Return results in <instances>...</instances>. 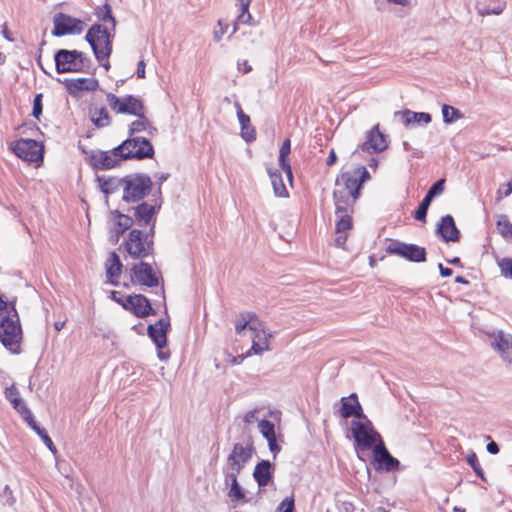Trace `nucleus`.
Instances as JSON below:
<instances>
[{
	"mask_svg": "<svg viewBox=\"0 0 512 512\" xmlns=\"http://www.w3.org/2000/svg\"><path fill=\"white\" fill-rule=\"evenodd\" d=\"M353 402H349L347 397L341 398L340 415L342 418L347 419L353 416Z\"/></svg>",
	"mask_w": 512,
	"mask_h": 512,
	"instance_id": "de8ad7c7",
	"label": "nucleus"
},
{
	"mask_svg": "<svg viewBox=\"0 0 512 512\" xmlns=\"http://www.w3.org/2000/svg\"><path fill=\"white\" fill-rule=\"evenodd\" d=\"M258 428L260 433L266 438H272L275 437V429L274 424L269 420H261L258 423Z\"/></svg>",
	"mask_w": 512,
	"mask_h": 512,
	"instance_id": "49530a36",
	"label": "nucleus"
},
{
	"mask_svg": "<svg viewBox=\"0 0 512 512\" xmlns=\"http://www.w3.org/2000/svg\"><path fill=\"white\" fill-rule=\"evenodd\" d=\"M54 29L52 34L60 37L66 34H80L83 31V22L64 13L54 16Z\"/></svg>",
	"mask_w": 512,
	"mask_h": 512,
	"instance_id": "ddd939ff",
	"label": "nucleus"
},
{
	"mask_svg": "<svg viewBox=\"0 0 512 512\" xmlns=\"http://www.w3.org/2000/svg\"><path fill=\"white\" fill-rule=\"evenodd\" d=\"M123 307L132 311L137 317L144 318L149 314H154L150 301L141 294L130 295L122 303Z\"/></svg>",
	"mask_w": 512,
	"mask_h": 512,
	"instance_id": "a211bd4d",
	"label": "nucleus"
},
{
	"mask_svg": "<svg viewBox=\"0 0 512 512\" xmlns=\"http://www.w3.org/2000/svg\"><path fill=\"white\" fill-rule=\"evenodd\" d=\"M42 113V95L38 94L35 96L33 101V116L36 118H39L40 114Z\"/></svg>",
	"mask_w": 512,
	"mask_h": 512,
	"instance_id": "5fc2aeb1",
	"label": "nucleus"
},
{
	"mask_svg": "<svg viewBox=\"0 0 512 512\" xmlns=\"http://www.w3.org/2000/svg\"><path fill=\"white\" fill-rule=\"evenodd\" d=\"M112 38L107 28L100 24H94L88 30L85 39L90 44L95 58L101 63L112 53Z\"/></svg>",
	"mask_w": 512,
	"mask_h": 512,
	"instance_id": "f03ea898",
	"label": "nucleus"
},
{
	"mask_svg": "<svg viewBox=\"0 0 512 512\" xmlns=\"http://www.w3.org/2000/svg\"><path fill=\"white\" fill-rule=\"evenodd\" d=\"M132 278L140 285L156 287L159 284V276L154 272L152 266L141 261L135 264L132 269Z\"/></svg>",
	"mask_w": 512,
	"mask_h": 512,
	"instance_id": "dca6fc26",
	"label": "nucleus"
},
{
	"mask_svg": "<svg viewBox=\"0 0 512 512\" xmlns=\"http://www.w3.org/2000/svg\"><path fill=\"white\" fill-rule=\"evenodd\" d=\"M122 159V153H116L115 148L111 151L98 152L92 156L93 164L98 169L113 168Z\"/></svg>",
	"mask_w": 512,
	"mask_h": 512,
	"instance_id": "aec40b11",
	"label": "nucleus"
},
{
	"mask_svg": "<svg viewBox=\"0 0 512 512\" xmlns=\"http://www.w3.org/2000/svg\"><path fill=\"white\" fill-rule=\"evenodd\" d=\"M10 402L13 405V408L20 413V415L23 417V419L26 422L33 417L32 412L26 406V404L24 403V401L22 400L21 397L14 398V399L10 400Z\"/></svg>",
	"mask_w": 512,
	"mask_h": 512,
	"instance_id": "a19ab883",
	"label": "nucleus"
},
{
	"mask_svg": "<svg viewBox=\"0 0 512 512\" xmlns=\"http://www.w3.org/2000/svg\"><path fill=\"white\" fill-rule=\"evenodd\" d=\"M487 451L491 454H497L499 452L498 444L494 441H491L487 444Z\"/></svg>",
	"mask_w": 512,
	"mask_h": 512,
	"instance_id": "774afa93",
	"label": "nucleus"
},
{
	"mask_svg": "<svg viewBox=\"0 0 512 512\" xmlns=\"http://www.w3.org/2000/svg\"><path fill=\"white\" fill-rule=\"evenodd\" d=\"M169 327V322L166 320L160 319L155 324H151L148 326V335L155 343L158 349H162L166 346L167 343V330Z\"/></svg>",
	"mask_w": 512,
	"mask_h": 512,
	"instance_id": "4be33fe9",
	"label": "nucleus"
},
{
	"mask_svg": "<svg viewBox=\"0 0 512 512\" xmlns=\"http://www.w3.org/2000/svg\"><path fill=\"white\" fill-rule=\"evenodd\" d=\"M253 477L259 487L267 486L272 479V464L268 460L259 462L253 471Z\"/></svg>",
	"mask_w": 512,
	"mask_h": 512,
	"instance_id": "c756f323",
	"label": "nucleus"
},
{
	"mask_svg": "<svg viewBox=\"0 0 512 512\" xmlns=\"http://www.w3.org/2000/svg\"><path fill=\"white\" fill-rule=\"evenodd\" d=\"M113 184H114L113 180H109V181L104 182L103 185L101 186L102 191L105 194L112 193V191H113Z\"/></svg>",
	"mask_w": 512,
	"mask_h": 512,
	"instance_id": "0e129e2a",
	"label": "nucleus"
},
{
	"mask_svg": "<svg viewBox=\"0 0 512 512\" xmlns=\"http://www.w3.org/2000/svg\"><path fill=\"white\" fill-rule=\"evenodd\" d=\"M3 496L6 497L4 504L12 506L15 503V498L13 497L12 490L8 485L3 487Z\"/></svg>",
	"mask_w": 512,
	"mask_h": 512,
	"instance_id": "4d7b16f0",
	"label": "nucleus"
},
{
	"mask_svg": "<svg viewBox=\"0 0 512 512\" xmlns=\"http://www.w3.org/2000/svg\"><path fill=\"white\" fill-rule=\"evenodd\" d=\"M497 229L505 238H512V224L506 216H500L497 221Z\"/></svg>",
	"mask_w": 512,
	"mask_h": 512,
	"instance_id": "c03bdc74",
	"label": "nucleus"
},
{
	"mask_svg": "<svg viewBox=\"0 0 512 512\" xmlns=\"http://www.w3.org/2000/svg\"><path fill=\"white\" fill-rule=\"evenodd\" d=\"M106 101L109 107L117 114H129L134 116L146 112L142 100L133 95L118 97L113 93H107Z\"/></svg>",
	"mask_w": 512,
	"mask_h": 512,
	"instance_id": "1a4fd4ad",
	"label": "nucleus"
},
{
	"mask_svg": "<svg viewBox=\"0 0 512 512\" xmlns=\"http://www.w3.org/2000/svg\"><path fill=\"white\" fill-rule=\"evenodd\" d=\"M338 220L336 222V232L347 233L352 228V220L350 214L337 215Z\"/></svg>",
	"mask_w": 512,
	"mask_h": 512,
	"instance_id": "a18cd8bd",
	"label": "nucleus"
},
{
	"mask_svg": "<svg viewBox=\"0 0 512 512\" xmlns=\"http://www.w3.org/2000/svg\"><path fill=\"white\" fill-rule=\"evenodd\" d=\"M5 397L10 401L14 398L20 397L18 389L11 385L10 387L6 388L5 390Z\"/></svg>",
	"mask_w": 512,
	"mask_h": 512,
	"instance_id": "13d9d810",
	"label": "nucleus"
},
{
	"mask_svg": "<svg viewBox=\"0 0 512 512\" xmlns=\"http://www.w3.org/2000/svg\"><path fill=\"white\" fill-rule=\"evenodd\" d=\"M234 107L236 109L237 117L241 125L242 138L247 142L255 140L256 133L254 127L250 124V117L243 112L239 102H235Z\"/></svg>",
	"mask_w": 512,
	"mask_h": 512,
	"instance_id": "393cba45",
	"label": "nucleus"
},
{
	"mask_svg": "<svg viewBox=\"0 0 512 512\" xmlns=\"http://www.w3.org/2000/svg\"><path fill=\"white\" fill-rule=\"evenodd\" d=\"M27 423L40 436V438L43 440L47 448L55 455L57 453L56 446L54 445L53 441L48 436L46 431L36 423L34 417L28 420Z\"/></svg>",
	"mask_w": 512,
	"mask_h": 512,
	"instance_id": "4c0bfd02",
	"label": "nucleus"
},
{
	"mask_svg": "<svg viewBox=\"0 0 512 512\" xmlns=\"http://www.w3.org/2000/svg\"><path fill=\"white\" fill-rule=\"evenodd\" d=\"M267 441H268L269 449L272 453L276 454L277 452L280 451V447L278 446L277 441H276V436L267 439Z\"/></svg>",
	"mask_w": 512,
	"mask_h": 512,
	"instance_id": "680f3d73",
	"label": "nucleus"
},
{
	"mask_svg": "<svg viewBox=\"0 0 512 512\" xmlns=\"http://www.w3.org/2000/svg\"><path fill=\"white\" fill-rule=\"evenodd\" d=\"M58 73L85 72L90 68V59L81 51L60 49L54 55Z\"/></svg>",
	"mask_w": 512,
	"mask_h": 512,
	"instance_id": "f257e3e1",
	"label": "nucleus"
},
{
	"mask_svg": "<svg viewBox=\"0 0 512 512\" xmlns=\"http://www.w3.org/2000/svg\"><path fill=\"white\" fill-rule=\"evenodd\" d=\"M97 16L104 22L109 21L111 23L112 29L114 30L116 27V20L112 15L111 6L108 3H105L103 6L99 7L97 10Z\"/></svg>",
	"mask_w": 512,
	"mask_h": 512,
	"instance_id": "37998d69",
	"label": "nucleus"
},
{
	"mask_svg": "<svg viewBox=\"0 0 512 512\" xmlns=\"http://www.w3.org/2000/svg\"><path fill=\"white\" fill-rule=\"evenodd\" d=\"M237 66H238V70L243 73H248L252 70L251 65H249L246 60L239 61Z\"/></svg>",
	"mask_w": 512,
	"mask_h": 512,
	"instance_id": "e2e57ef3",
	"label": "nucleus"
},
{
	"mask_svg": "<svg viewBox=\"0 0 512 512\" xmlns=\"http://www.w3.org/2000/svg\"><path fill=\"white\" fill-rule=\"evenodd\" d=\"M290 151H291V142L289 139H286L281 148H280V151H279V162H280V166L282 168V170L285 172L289 182H292V169H291V165L289 163V160H288V155L290 154Z\"/></svg>",
	"mask_w": 512,
	"mask_h": 512,
	"instance_id": "c9c22d12",
	"label": "nucleus"
},
{
	"mask_svg": "<svg viewBox=\"0 0 512 512\" xmlns=\"http://www.w3.org/2000/svg\"><path fill=\"white\" fill-rule=\"evenodd\" d=\"M394 117H400L405 126H412L415 124H429L432 120L431 115L426 112H413L411 110L396 111Z\"/></svg>",
	"mask_w": 512,
	"mask_h": 512,
	"instance_id": "b1692460",
	"label": "nucleus"
},
{
	"mask_svg": "<svg viewBox=\"0 0 512 512\" xmlns=\"http://www.w3.org/2000/svg\"><path fill=\"white\" fill-rule=\"evenodd\" d=\"M491 346L502 354L503 359L511 364L512 360L507 355V352L512 349V335L506 334L503 331H498L495 336V340L491 343Z\"/></svg>",
	"mask_w": 512,
	"mask_h": 512,
	"instance_id": "cd10ccee",
	"label": "nucleus"
},
{
	"mask_svg": "<svg viewBox=\"0 0 512 512\" xmlns=\"http://www.w3.org/2000/svg\"><path fill=\"white\" fill-rule=\"evenodd\" d=\"M241 472L232 470H223L224 482L228 487L227 497L232 503H247L249 500L246 498L245 489L238 482V475Z\"/></svg>",
	"mask_w": 512,
	"mask_h": 512,
	"instance_id": "2eb2a0df",
	"label": "nucleus"
},
{
	"mask_svg": "<svg viewBox=\"0 0 512 512\" xmlns=\"http://www.w3.org/2000/svg\"><path fill=\"white\" fill-rule=\"evenodd\" d=\"M268 174L271 179L274 193L277 197H287L288 191L283 182L281 173L278 170L268 169Z\"/></svg>",
	"mask_w": 512,
	"mask_h": 512,
	"instance_id": "e433bc0d",
	"label": "nucleus"
},
{
	"mask_svg": "<svg viewBox=\"0 0 512 512\" xmlns=\"http://www.w3.org/2000/svg\"><path fill=\"white\" fill-rule=\"evenodd\" d=\"M347 240V233L345 232H336L335 244L338 247L343 248Z\"/></svg>",
	"mask_w": 512,
	"mask_h": 512,
	"instance_id": "bf43d9fd",
	"label": "nucleus"
},
{
	"mask_svg": "<svg viewBox=\"0 0 512 512\" xmlns=\"http://www.w3.org/2000/svg\"><path fill=\"white\" fill-rule=\"evenodd\" d=\"M251 1L252 0H239V4L241 6V13L237 18L236 24L234 25L233 33L236 32L238 23L249 24L250 21L252 20V16L249 13V5Z\"/></svg>",
	"mask_w": 512,
	"mask_h": 512,
	"instance_id": "ea45409f",
	"label": "nucleus"
},
{
	"mask_svg": "<svg viewBox=\"0 0 512 512\" xmlns=\"http://www.w3.org/2000/svg\"><path fill=\"white\" fill-rule=\"evenodd\" d=\"M12 149L19 158L27 162H37L43 159L42 146L32 139H20Z\"/></svg>",
	"mask_w": 512,
	"mask_h": 512,
	"instance_id": "f8f14e48",
	"label": "nucleus"
},
{
	"mask_svg": "<svg viewBox=\"0 0 512 512\" xmlns=\"http://www.w3.org/2000/svg\"><path fill=\"white\" fill-rule=\"evenodd\" d=\"M373 460L376 470H385L387 472L397 470L400 462L394 458L386 449L382 440L373 448Z\"/></svg>",
	"mask_w": 512,
	"mask_h": 512,
	"instance_id": "4468645a",
	"label": "nucleus"
},
{
	"mask_svg": "<svg viewBox=\"0 0 512 512\" xmlns=\"http://www.w3.org/2000/svg\"><path fill=\"white\" fill-rule=\"evenodd\" d=\"M442 116L443 122L446 124H451L464 117L463 113L460 110L448 104L442 105Z\"/></svg>",
	"mask_w": 512,
	"mask_h": 512,
	"instance_id": "58836bf2",
	"label": "nucleus"
},
{
	"mask_svg": "<svg viewBox=\"0 0 512 512\" xmlns=\"http://www.w3.org/2000/svg\"><path fill=\"white\" fill-rule=\"evenodd\" d=\"M353 416L357 418L356 421H366L368 417L363 413V409L359 401L353 402Z\"/></svg>",
	"mask_w": 512,
	"mask_h": 512,
	"instance_id": "6e6d98bb",
	"label": "nucleus"
},
{
	"mask_svg": "<svg viewBox=\"0 0 512 512\" xmlns=\"http://www.w3.org/2000/svg\"><path fill=\"white\" fill-rule=\"evenodd\" d=\"M106 275L110 283L116 284L114 281L121 274L122 264L116 252H111L105 263Z\"/></svg>",
	"mask_w": 512,
	"mask_h": 512,
	"instance_id": "7c9ffc66",
	"label": "nucleus"
},
{
	"mask_svg": "<svg viewBox=\"0 0 512 512\" xmlns=\"http://www.w3.org/2000/svg\"><path fill=\"white\" fill-rule=\"evenodd\" d=\"M258 317L251 312H244L240 314V319L235 324V331L238 335H242L246 329L249 331L257 330L255 326L258 321Z\"/></svg>",
	"mask_w": 512,
	"mask_h": 512,
	"instance_id": "72a5a7b5",
	"label": "nucleus"
},
{
	"mask_svg": "<svg viewBox=\"0 0 512 512\" xmlns=\"http://www.w3.org/2000/svg\"><path fill=\"white\" fill-rule=\"evenodd\" d=\"M99 83L96 78H75L67 81V89L70 94H77L81 91H94Z\"/></svg>",
	"mask_w": 512,
	"mask_h": 512,
	"instance_id": "bb28decb",
	"label": "nucleus"
},
{
	"mask_svg": "<svg viewBox=\"0 0 512 512\" xmlns=\"http://www.w3.org/2000/svg\"><path fill=\"white\" fill-rule=\"evenodd\" d=\"M444 187L445 179H439L430 187L426 195L434 199L435 197L441 195L444 192Z\"/></svg>",
	"mask_w": 512,
	"mask_h": 512,
	"instance_id": "09e8293b",
	"label": "nucleus"
},
{
	"mask_svg": "<svg viewBox=\"0 0 512 512\" xmlns=\"http://www.w3.org/2000/svg\"><path fill=\"white\" fill-rule=\"evenodd\" d=\"M124 245L129 256L134 259H143L153 253L152 235L143 233L138 229L129 232Z\"/></svg>",
	"mask_w": 512,
	"mask_h": 512,
	"instance_id": "423d86ee",
	"label": "nucleus"
},
{
	"mask_svg": "<svg viewBox=\"0 0 512 512\" xmlns=\"http://www.w3.org/2000/svg\"><path fill=\"white\" fill-rule=\"evenodd\" d=\"M111 221L113 223L111 232L115 235L116 241H118L119 236L130 229L134 223V220L130 216L122 214L117 210L111 212Z\"/></svg>",
	"mask_w": 512,
	"mask_h": 512,
	"instance_id": "5701e85b",
	"label": "nucleus"
},
{
	"mask_svg": "<svg viewBox=\"0 0 512 512\" xmlns=\"http://www.w3.org/2000/svg\"><path fill=\"white\" fill-rule=\"evenodd\" d=\"M432 198L428 195H425L424 199L421 201L418 209L414 213V218L421 222H426L427 211L432 202Z\"/></svg>",
	"mask_w": 512,
	"mask_h": 512,
	"instance_id": "79ce46f5",
	"label": "nucleus"
},
{
	"mask_svg": "<svg viewBox=\"0 0 512 512\" xmlns=\"http://www.w3.org/2000/svg\"><path fill=\"white\" fill-rule=\"evenodd\" d=\"M467 461H468L469 465L473 468L475 473L483 479V470L478 461L477 455L475 453L468 455Z\"/></svg>",
	"mask_w": 512,
	"mask_h": 512,
	"instance_id": "3c124183",
	"label": "nucleus"
},
{
	"mask_svg": "<svg viewBox=\"0 0 512 512\" xmlns=\"http://www.w3.org/2000/svg\"><path fill=\"white\" fill-rule=\"evenodd\" d=\"M146 112H143L141 115H135L137 117L129 127V134L133 135L138 132L147 131L149 135H153L156 133V128L150 123L148 118L146 117Z\"/></svg>",
	"mask_w": 512,
	"mask_h": 512,
	"instance_id": "473e14b6",
	"label": "nucleus"
},
{
	"mask_svg": "<svg viewBox=\"0 0 512 512\" xmlns=\"http://www.w3.org/2000/svg\"><path fill=\"white\" fill-rule=\"evenodd\" d=\"M337 161V156H336V153L334 151V149H331L329 155H328V158H327V161H326V164L328 166H332L333 164H335Z\"/></svg>",
	"mask_w": 512,
	"mask_h": 512,
	"instance_id": "338daca9",
	"label": "nucleus"
},
{
	"mask_svg": "<svg viewBox=\"0 0 512 512\" xmlns=\"http://www.w3.org/2000/svg\"><path fill=\"white\" fill-rule=\"evenodd\" d=\"M257 413H258V410L257 409H254V410H251V411H248L245 416H244V422L245 423H248V424H251L253 423L254 421L257 420Z\"/></svg>",
	"mask_w": 512,
	"mask_h": 512,
	"instance_id": "052dcab7",
	"label": "nucleus"
},
{
	"mask_svg": "<svg viewBox=\"0 0 512 512\" xmlns=\"http://www.w3.org/2000/svg\"><path fill=\"white\" fill-rule=\"evenodd\" d=\"M116 153H122V158H151L154 149L149 140L144 137H131L115 148Z\"/></svg>",
	"mask_w": 512,
	"mask_h": 512,
	"instance_id": "6e6552de",
	"label": "nucleus"
},
{
	"mask_svg": "<svg viewBox=\"0 0 512 512\" xmlns=\"http://www.w3.org/2000/svg\"><path fill=\"white\" fill-rule=\"evenodd\" d=\"M369 172L365 167H358L353 171L345 172L341 175L340 179L336 180V186L341 193L352 195L358 198L362 184L369 179Z\"/></svg>",
	"mask_w": 512,
	"mask_h": 512,
	"instance_id": "0eeeda50",
	"label": "nucleus"
},
{
	"mask_svg": "<svg viewBox=\"0 0 512 512\" xmlns=\"http://www.w3.org/2000/svg\"><path fill=\"white\" fill-rule=\"evenodd\" d=\"M350 425L355 446L360 450H370L382 440L381 435L375 430L369 419H366V421H351Z\"/></svg>",
	"mask_w": 512,
	"mask_h": 512,
	"instance_id": "39448f33",
	"label": "nucleus"
},
{
	"mask_svg": "<svg viewBox=\"0 0 512 512\" xmlns=\"http://www.w3.org/2000/svg\"><path fill=\"white\" fill-rule=\"evenodd\" d=\"M385 135L380 132L379 125H375L368 133L367 139L361 144L360 148L369 153L382 152L387 148Z\"/></svg>",
	"mask_w": 512,
	"mask_h": 512,
	"instance_id": "6ab92c4d",
	"label": "nucleus"
},
{
	"mask_svg": "<svg viewBox=\"0 0 512 512\" xmlns=\"http://www.w3.org/2000/svg\"><path fill=\"white\" fill-rule=\"evenodd\" d=\"M90 118L93 124L99 128L107 127L111 123V117L105 107H92Z\"/></svg>",
	"mask_w": 512,
	"mask_h": 512,
	"instance_id": "f704fd0d",
	"label": "nucleus"
},
{
	"mask_svg": "<svg viewBox=\"0 0 512 512\" xmlns=\"http://www.w3.org/2000/svg\"><path fill=\"white\" fill-rule=\"evenodd\" d=\"M505 7L502 0H479L477 2V10L481 15L500 14Z\"/></svg>",
	"mask_w": 512,
	"mask_h": 512,
	"instance_id": "2f4dec72",
	"label": "nucleus"
},
{
	"mask_svg": "<svg viewBox=\"0 0 512 512\" xmlns=\"http://www.w3.org/2000/svg\"><path fill=\"white\" fill-rule=\"evenodd\" d=\"M255 326H257V330H251L252 347L246 356H250L252 352L261 355L264 351L270 349L269 339L272 337V334L266 331L265 325L260 319H258Z\"/></svg>",
	"mask_w": 512,
	"mask_h": 512,
	"instance_id": "f3484780",
	"label": "nucleus"
},
{
	"mask_svg": "<svg viewBox=\"0 0 512 512\" xmlns=\"http://www.w3.org/2000/svg\"><path fill=\"white\" fill-rule=\"evenodd\" d=\"M159 208L160 206L148 204L146 202L139 204L134 208L135 222L139 226L148 225Z\"/></svg>",
	"mask_w": 512,
	"mask_h": 512,
	"instance_id": "a878e982",
	"label": "nucleus"
},
{
	"mask_svg": "<svg viewBox=\"0 0 512 512\" xmlns=\"http://www.w3.org/2000/svg\"><path fill=\"white\" fill-rule=\"evenodd\" d=\"M252 452V445H243L241 443L234 444L231 453L227 457L226 466L223 470L241 472L246 463L251 459Z\"/></svg>",
	"mask_w": 512,
	"mask_h": 512,
	"instance_id": "9b49d317",
	"label": "nucleus"
},
{
	"mask_svg": "<svg viewBox=\"0 0 512 512\" xmlns=\"http://www.w3.org/2000/svg\"><path fill=\"white\" fill-rule=\"evenodd\" d=\"M21 340L22 329L16 311L13 315L0 316V342L11 352L18 353Z\"/></svg>",
	"mask_w": 512,
	"mask_h": 512,
	"instance_id": "7ed1b4c3",
	"label": "nucleus"
},
{
	"mask_svg": "<svg viewBox=\"0 0 512 512\" xmlns=\"http://www.w3.org/2000/svg\"><path fill=\"white\" fill-rule=\"evenodd\" d=\"M512 193V179L503 187L497 190V200L500 201L504 197H508Z\"/></svg>",
	"mask_w": 512,
	"mask_h": 512,
	"instance_id": "864d4df0",
	"label": "nucleus"
},
{
	"mask_svg": "<svg viewBox=\"0 0 512 512\" xmlns=\"http://www.w3.org/2000/svg\"><path fill=\"white\" fill-rule=\"evenodd\" d=\"M333 196L336 208V215L352 213V207L357 198H354V196L352 195L346 196L344 193H341V191L338 189L334 190Z\"/></svg>",
	"mask_w": 512,
	"mask_h": 512,
	"instance_id": "c85d7f7f",
	"label": "nucleus"
},
{
	"mask_svg": "<svg viewBox=\"0 0 512 512\" xmlns=\"http://www.w3.org/2000/svg\"><path fill=\"white\" fill-rule=\"evenodd\" d=\"M386 251L389 254L398 255L412 262H424L426 260L425 248L416 244L393 241L387 246Z\"/></svg>",
	"mask_w": 512,
	"mask_h": 512,
	"instance_id": "9d476101",
	"label": "nucleus"
},
{
	"mask_svg": "<svg viewBox=\"0 0 512 512\" xmlns=\"http://www.w3.org/2000/svg\"><path fill=\"white\" fill-rule=\"evenodd\" d=\"M123 188V200L136 202L143 199L150 191L152 181L148 176L131 175L117 181Z\"/></svg>",
	"mask_w": 512,
	"mask_h": 512,
	"instance_id": "20e7f679",
	"label": "nucleus"
},
{
	"mask_svg": "<svg viewBox=\"0 0 512 512\" xmlns=\"http://www.w3.org/2000/svg\"><path fill=\"white\" fill-rule=\"evenodd\" d=\"M499 267L504 276L512 277V259L511 258H503L502 260H500Z\"/></svg>",
	"mask_w": 512,
	"mask_h": 512,
	"instance_id": "603ef678",
	"label": "nucleus"
},
{
	"mask_svg": "<svg viewBox=\"0 0 512 512\" xmlns=\"http://www.w3.org/2000/svg\"><path fill=\"white\" fill-rule=\"evenodd\" d=\"M137 77L138 78H144L145 77V63L143 60L139 61L137 65Z\"/></svg>",
	"mask_w": 512,
	"mask_h": 512,
	"instance_id": "69168bd1",
	"label": "nucleus"
},
{
	"mask_svg": "<svg viewBox=\"0 0 512 512\" xmlns=\"http://www.w3.org/2000/svg\"><path fill=\"white\" fill-rule=\"evenodd\" d=\"M437 233L446 242H456L459 240V230L457 229L454 219L451 215H446L441 218L437 227Z\"/></svg>",
	"mask_w": 512,
	"mask_h": 512,
	"instance_id": "412c9836",
	"label": "nucleus"
},
{
	"mask_svg": "<svg viewBox=\"0 0 512 512\" xmlns=\"http://www.w3.org/2000/svg\"><path fill=\"white\" fill-rule=\"evenodd\" d=\"M295 510V504H294V498L286 497L277 507V512H294Z\"/></svg>",
	"mask_w": 512,
	"mask_h": 512,
	"instance_id": "8fccbe9b",
	"label": "nucleus"
}]
</instances>
